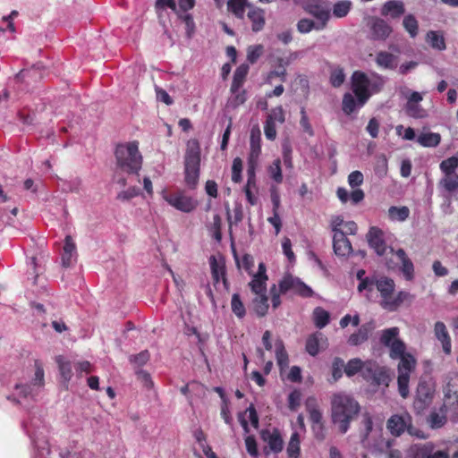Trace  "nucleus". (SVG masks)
I'll return each instance as SVG.
<instances>
[{
  "instance_id": "09e8293b",
  "label": "nucleus",
  "mask_w": 458,
  "mask_h": 458,
  "mask_svg": "<svg viewBox=\"0 0 458 458\" xmlns=\"http://www.w3.org/2000/svg\"><path fill=\"white\" fill-rule=\"evenodd\" d=\"M330 319L329 313L324 310L321 307H317L313 310V320L315 323V326L318 328H323L325 327L328 323Z\"/></svg>"
},
{
  "instance_id": "13d9d810",
  "label": "nucleus",
  "mask_w": 458,
  "mask_h": 458,
  "mask_svg": "<svg viewBox=\"0 0 458 458\" xmlns=\"http://www.w3.org/2000/svg\"><path fill=\"white\" fill-rule=\"evenodd\" d=\"M264 47L260 44L252 45L247 48V60L250 64H255L258 59L263 55Z\"/></svg>"
},
{
  "instance_id": "7c9ffc66",
  "label": "nucleus",
  "mask_w": 458,
  "mask_h": 458,
  "mask_svg": "<svg viewBox=\"0 0 458 458\" xmlns=\"http://www.w3.org/2000/svg\"><path fill=\"white\" fill-rule=\"evenodd\" d=\"M239 421L245 432L249 431V421L253 428H257L259 426V417L255 408L250 405L244 412L240 413Z\"/></svg>"
},
{
  "instance_id": "7ed1b4c3",
  "label": "nucleus",
  "mask_w": 458,
  "mask_h": 458,
  "mask_svg": "<svg viewBox=\"0 0 458 458\" xmlns=\"http://www.w3.org/2000/svg\"><path fill=\"white\" fill-rule=\"evenodd\" d=\"M117 166L124 173L137 174L141 169L142 156L137 141L117 145L115 148Z\"/></svg>"
},
{
  "instance_id": "4d7b16f0",
  "label": "nucleus",
  "mask_w": 458,
  "mask_h": 458,
  "mask_svg": "<svg viewBox=\"0 0 458 458\" xmlns=\"http://www.w3.org/2000/svg\"><path fill=\"white\" fill-rule=\"evenodd\" d=\"M231 307H232L233 312L239 318H242L245 316V314H246L245 307H244L242 301H241L240 295L238 293H234L232 296Z\"/></svg>"
},
{
  "instance_id": "a211bd4d",
  "label": "nucleus",
  "mask_w": 458,
  "mask_h": 458,
  "mask_svg": "<svg viewBox=\"0 0 458 458\" xmlns=\"http://www.w3.org/2000/svg\"><path fill=\"white\" fill-rule=\"evenodd\" d=\"M266 271V266L264 263H259L258 272L253 275L251 281L249 283L252 293L256 295H262L267 292V281L268 278Z\"/></svg>"
},
{
  "instance_id": "aec40b11",
  "label": "nucleus",
  "mask_w": 458,
  "mask_h": 458,
  "mask_svg": "<svg viewBox=\"0 0 458 458\" xmlns=\"http://www.w3.org/2000/svg\"><path fill=\"white\" fill-rule=\"evenodd\" d=\"M367 237L369 246L377 255L382 256L386 253V244L383 239V232L380 229L371 227Z\"/></svg>"
},
{
  "instance_id": "6ab92c4d",
  "label": "nucleus",
  "mask_w": 458,
  "mask_h": 458,
  "mask_svg": "<svg viewBox=\"0 0 458 458\" xmlns=\"http://www.w3.org/2000/svg\"><path fill=\"white\" fill-rule=\"evenodd\" d=\"M434 335L437 338V340L441 344L443 352L446 355H449L452 351V341L446 326L443 322L437 321L435 323Z\"/></svg>"
},
{
  "instance_id": "6e6d98bb",
  "label": "nucleus",
  "mask_w": 458,
  "mask_h": 458,
  "mask_svg": "<svg viewBox=\"0 0 458 458\" xmlns=\"http://www.w3.org/2000/svg\"><path fill=\"white\" fill-rule=\"evenodd\" d=\"M267 173L270 178L276 183L279 184L283 182V173L280 159H276L273 161V163L267 167Z\"/></svg>"
},
{
  "instance_id": "864d4df0",
  "label": "nucleus",
  "mask_w": 458,
  "mask_h": 458,
  "mask_svg": "<svg viewBox=\"0 0 458 458\" xmlns=\"http://www.w3.org/2000/svg\"><path fill=\"white\" fill-rule=\"evenodd\" d=\"M458 168V155L453 156L443 160L439 164V169L442 174H457L456 169Z\"/></svg>"
},
{
  "instance_id": "ddd939ff",
  "label": "nucleus",
  "mask_w": 458,
  "mask_h": 458,
  "mask_svg": "<svg viewBox=\"0 0 458 458\" xmlns=\"http://www.w3.org/2000/svg\"><path fill=\"white\" fill-rule=\"evenodd\" d=\"M162 197L169 205L182 212H191L197 207V203L194 199L182 193L170 194L163 191Z\"/></svg>"
},
{
  "instance_id": "4468645a",
  "label": "nucleus",
  "mask_w": 458,
  "mask_h": 458,
  "mask_svg": "<svg viewBox=\"0 0 458 458\" xmlns=\"http://www.w3.org/2000/svg\"><path fill=\"white\" fill-rule=\"evenodd\" d=\"M366 380L371 381L377 386H388L389 376L384 368L379 367L376 362L366 361L364 377Z\"/></svg>"
},
{
  "instance_id": "0e129e2a",
  "label": "nucleus",
  "mask_w": 458,
  "mask_h": 458,
  "mask_svg": "<svg viewBox=\"0 0 458 458\" xmlns=\"http://www.w3.org/2000/svg\"><path fill=\"white\" fill-rule=\"evenodd\" d=\"M242 161L240 157H235L232 165V180L239 182L242 179Z\"/></svg>"
},
{
  "instance_id": "052dcab7",
  "label": "nucleus",
  "mask_w": 458,
  "mask_h": 458,
  "mask_svg": "<svg viewBox=\"0 0 458 458\" xmlns=\"http://www.w3.org/2000/svg\"><path fill=\"white\" fill-rule=\"evenodd\" d=\"M345 81V74L341 68H335L331 72L330 83L333 87H340Z\"/></svg>"
},
{
  "instance_id": "c85d7f7f",
  "label": "nucleus",
  "mask_w": 458,
  "mask_h": 458,
  "mask_svg": "<svg viewBox=\"0 0 458 458\" xmlns=\"http://www.w3.org/2000/svg\"><path fill=\"white\" fill-rule=\"evenodd\" d=\"M396 256L401 263V271L406 280L411 281L414 277V266L411 260L407 257L403 249L396 251Z\"/></svg>"
},
{
  "instance_id": "79ce46f5",
  "label": "nucleus",
  "mask_w": 458,
  "mask_h": 458,
  "mask_svg": "<svg viewBox=\"0 0 458 458\" xmlns=\"http://www.w3.org/2000/svg\"><path fill=\"white\" fill-rule=\"evenodd\" d=\"M275 347L277 364L281 369H284L288 367L289 360L283 341L277 339L275 343Z\"/></svg>"
},
{
  "instance_id": "72a5a7b5",
  "label": "nucleus",
  "mask_w": 458,
  "mask_h": 458,
  "mask_svg": "<svg viewBox=\"0 0 458 458\" xmlns=\"http://www.w3.org/2000/svg\"><path fill=\"white\" fill-rule=\"evenodd\" d=\"M25 427L37 449V458H47L50 454L48 443L43 439H39L36 433L32 432L27 425H25Z\"/></svg>"
},
{
  "instance_id": "c9c22d12",
  "label": "nucleus",
  "mask_w": 458,
  "mask_h": 458,
  "mask_svg": "<svg viewBox=\"0 0 458 458\" xmlns=\"http://www.w3.org/2000/svg\"><path fill=\"white\" fill-rule=\"evenodd\" d=\"M249 65L247 64H242L235 70L233 73V79L231 86V91L235 92L239 89H241L248 72H249Z\"/></svg>"
},
{
  "instance_id": "20e7f679",
  "label": "nucleus",
  "mask_w": 458,
  "mask_h": 458,
  "mask_svg": "<svg viewBox=\"0 0 458 458\" xmlns=\"http://www.w3.org/2000/svg\"><path fill=\"white\" fill-rule=\"evenodd\" d=\"M377 288L381 296L380 305L386 310V301L391 300L395 284L393 279L386 276H375L374 280H365L361 284L358 285L360 293L365 292V297L371 300L374 288Z\"/></svg>"
},
{
  "instance_id": "5701e85b",
  "label": "nucleus",
  "mask_w": 458,
  "mask_h": 458,
  "mask_svg": "<svg viewBox=\"0 0 458 458\" xmlns=\"http://www.w3.org/2000/svg\"><path fill=\"white\" fill-rule=\"evenodd\" d=\"M247 16L251 22L252 31L259 32L263 30L266 20L265 12L262 9L252 5L250 7Z\"/></svg>"
},
{
  "instance_id": "473e14b6",
  "label": "nucleus",
  "mask_w": 458,
  "mask_h": 458,
  "mask_svg": "<svg viewBox=\"0 0 458 458\" xmlns=\"http://www.w3.org/2000/svg\"><path fill=\"white\" fill-rule=\"evenodd\" d=\"M252 4L248 0H227L228 11L239 19H243L246 9H250Z\"/></svg>"
},
{
  "instance_id": "603ef678",
  "label": "nucleus",
  "mask_w": 458,
  "mask_h": 458,
  "mask_svg": "<svg viewBox=\"0 0 458 458\" xmlns=\"http://www.w3.org/2000/svg\"><path fill=\"white\" fill-rule=\"evenodd\" d=\"M297 30L301 34H307L312 30H323L324 29H318V24L316 21L309 18H302L298 21L296 24Z\"/></svg>"
},
{
  "instance_id": "ea45409f",
  "label": "nucleus",
  "mask_w": 458,
  "mask_h": 458,
  "mask_svg": "<svg viewBox=\"0 0 458 458\" xmlns=\"http://www.w3.org/2000/svg\"><path fill=\"white\" fill-rule=\"evenodd\" d=\"M210 268L212 278L215 284L219 283L220 279L223 280L224 284H226L225 266L216 261L215 257L210 258Z\"/></svg>"
},
{
  "instance_id": "680f3d73",
  "label": "nucleus",
  "mask_w": 458,
  "mask_h": 458,
  "mask_svg": "<svg viewBox=\"0 0 458 458\" xmlns=\"http://www.w3.org/2000/svg\"><path fill=\"white\" fill-rule=\"evenodd\" d=\"M343 369H344V361L341 358H335L332 363V376L334 381H337L343 376Z\"/></svg>"
},
{
  "instance_id": "49530a36",
  "label": "nucleus",
  "mask_w": 458,
  "mask_h": 458,
  "mask_svg": "<svg viewBox=\"0 0 458 458\" xmlns=\"http://www.w3.org/2000/svg\"><path fill=\"white\" fill-rule=\"evenodd\" d=\"M365 365L366 362H363L360 359H352L346 365H344V373L348 377H352L357 372L361 371L362 376L364 377Z\"/></svg>"
},
{
  "instance_id": "a878e982",
  "label": "nucleus",
  "mask_w": 458,
  "mask_h": 458,
  "mask_svg": "<svg viewBox=\"0 0 458 458\" xmlns=\"http://www.w3.org/2000/svg\"><path fill=\"white\" fill-rule=\"evenodd\" d=\"M306 409L310 415V420L312 423V429L316 430L317 427L322 429V413L318 409L317 401L315 398H309L306 401Z\"/></svg>"
},
{
  "instance_id": "9d476101",
  "label": "nucleus",
  "mask_w": 458,
  "mask_h": 458,
  "mask_svg": "<svg viewBox=\"0 0 458 458\" xmlns=\"http://www.w3.org/2000/svg\"><path fill=\"white\" fill-rule=\"evenodd\" d=\"M435 395V386L433 384L420 381L418 385L413 408L420 414L422 413L433 402Z\"/></svg>"
},
{
  "instance_id": "f704fd0d",
  "label": "nucleus",
  "mask_w": 458,
  "mask_h": 458,
  "mask_svg": "<svg viewBox=\"0 0 458 458\" xmlns=\"http://www.w3.org/2000/svg\"><path fill=\"white\" fill-rule=\"evenodd\" d=\"M427 43L434 49L443 51L445 49V41L441 31L429 30L426 35Z\"/></svg>"
},
{
  "instance_id": "4c0bfd02",
  "label": "nucleus",
  "mask_w": 458,
  "mask_h": 458,
  "mask_svg": "<svg viewBox=\"0 0 458 458\" xmlns=\"http://www.w3.org/2000/svg\"><path fill=\"white\" fill-rule=\"evenodd\" d=\"M185 182L191 187H195L199 176V164H184Z\"/></svg>"
},
{
  "instance_id": "f257e3e1",
  "label": "nucleus",
  "mask_w": 458,
  "mask_h": 458,
  "mask_svg": "<svg viewBox=\"0 0 458 458\" xmlns=\"http://www.w3.org/2000/svg\"><path fill=\"white\" fill-rule=\"evenodd\" d=\"M384 84V77L377 73L368 75L360 71L354 72L352 75V89L357 101L351 93H345L343 98V111L351 114L357 107L363 106L372 94L382 89Z\"/></svg>"
},
{
  "instance_id": "dca6fc26",
  "label": "nucleus",
  "mask_w": 458,
  "mask_h": 458,
  "mask_svg": "<svg viewBox=\"0 0 458 458\" xmlns=\"http://www.w3.org/2000/svg\"><path fill=\"white\" fill-rule=\"evenodd\" d=\"M261 132L258 125L252 127L250 137L248 164L258 165L261 153Z\"/></svg>"
},
{
  "instance_id": "cd10ccee",
  "label": "nucleus",
  "mask_w": 458,
  "mask_h": 458,
  "mask_svg": "<svg viewBox=\"0 0 458 458\" xmlns=\"http://www.w3.org/2000/svg\"><path fill=\"white\" fill-rule=\"evenodd\" d=\"M184 164H200V147L197 140H188Z\"/></svg>"
},
{
  "instance_id": "58836bf2",
  "label": "nucleus",
  "mask_w": 458,
  "mask_h": 458,
  "mask_svg": "<svg viewBox=\"0 0 458 458\" xmlns=\"http://www.w3.org/2000/svg\"><path fill=\"white\" fill-rule=\"evenodd\" d=\"M411 294L405 291H400L396 294H393L390 301H386V310L388 311H395L401 304L409 300Z\"/></svg>"
},
{
  "instance_id": "774afa93",
  "label": "nucleus",
  "mask_w": 458,
  "mask_h": 458,
  "mask_svg": "<svg viewBox=\"0 0 458 458\" xmlns=\"http://www.w3.org/2000/svg\"><path fill=\"white\" fill-rule=\"evenodd\" d=\"M267 120L276 123V122L279 123H283L285 120L284 112L282 106H277L271 110L270 114L267 115Z\"/></svg>"
},
{
  "instance_id": "6e6552de",
  "label": "nucleus",
  "mask_w": 458,
  "mask_h": 458,
  "mask_svg": "<svg viewBox=\"0 0 458 458\" xmlns=\"http://www.w3.org/2000/svg\"><path fill=\"white\" fill-rule=\"evenodd\" d=\"M386 428L393 436L399 437L405 430L411 436L424 438V435L420 431L411 427V417L408 413L392 415L387 422Z\"/></svg>"
},
{
  "instance_id": "412c9836",
  "label": "nucleus",
  "mask_w": 458,
  "mask_h": 458,
  "mask_svg": "<svg viewBox=\"0 0 458 458\" xmlns=\"http://www.w3.org/2000/svg\"><path fill=\"white\" fill-rule=\"evenodd\" d=\"M333 248L335 253L341 257L348 256L352 250V244L344 232H336L334 233Z\"/></svg>"
},
{
  "instance_id": "bb28decb",
  "label": "nucleus",
  "mask_w": 458,
  "mask_h": 458,
  "mask_svg": "<svg viewBox=\"0 0 458 458\" xmlns=\"http://www.w3.org/2000/svg\"><path fill=\"white\" fill-rule=\"evenodd\" d=\"M262 439L267 443L269 448L274 453L281 452L284 446V441L277 431L263 430L261 432Z\"/></svg>"
},
{
  "instance_id": "e433bc0d",
  "label": "nucleus",
  "mask_w": 458,
  "mask_h": 458,
  "mask_svg": "<svg viewBox=\"0 0 458 458\" xmlns=\"http://www.w3.org/2000/svg\"><path fill=\"white\" fill-rule=\"evenodd\" d=\"M441 136L437 132L421 133L417 138V142L426 148H434L439 145Z\"/></svg>"
},
{
  "instance_id": "2eb2a0df",
  "label": "nucleus",
  "mask_w": 458,
  "mask_h": 458,
  "mask_svg": "<svg viewBox=\"0 0 458 458\" xmlns=\"http://www.w3.org/2000/svg\"><path fill=\"white\" fill-rule=\"evenodd\" d=\"M370 36L374 40H386L393 30L392 27L383 19L372 18L369 22Z\"/></svg>"
},
{
  "instance_id": "423d86ee",
  "label": "nucleus",
  "mask_w": 458,
  "mask_h": 458,
  "mask_svg": "<svg viewBox=\"0 0 458 458\" xmlns=\"http://www.w3.org/2000/svg\"><path fill=\"white\" fill-rule=\"evenodd\" d=\"M397 359L400 360L398 364V390L402 397L406 398L409 395V381L411 371L415 369L416 360L405 351Z\"/></svg>"
},
{
  "instance_id": "c756f323",
  "label": "nucleus",
  "mask_w": 458,
  "mask_h": 458,
  "mask_svg": "<svg viewBox=\"0 0 458 458\" xmlns=\"http://www.w3.org/2000/svg\"><path fill=\"white\" fill-rule=\"evenodd\" d=\"M441 191L454 193L458 191V174H442L437 184Z\"/></svg>"
},
{
  "instance_id": "37998d69",
  "label": "nucleus",
  "mask_w": 458,
  "mask_h": 458,
  "mask_svg": "<svg viewBox=\"0 0 458 458\" xmlns=\"http://www.w3.org/2000/svg\"><path fill=\"white\" fill-rule=\"evenodd\" d=\"M55 361L58 365L62 378L65 383H68L72 376L71 362L64 359V357L62 355L56 356Z\"/></svg>"
},
{
  "instance_id": "8fccbe9b",
  "label": "nucleus",
  "mask_w": 458,
  "mask_h": 458,
  "mask_svg": "<svg viewBox=\"0 0 458 458\" xmlns=\"http://www.w3.org/2000/svg\"><path fill=\"white\" fill-rule=\"evenodd\" d=\"M406 114L415 119H423L428 116V113L419 103H411L405 105Z\"/></svg>"
},
{
  "instance_id": "bf43d9fd",
  "label": "nucleus",
  "mask_w": 458,
  "mask_h": 458,
  "mask_svg": "<svg viewBox=\"0 0 458 458\" xmlns=\"http://www.w3.org/2000/svg\"><path fill=\"white\" fill-rule=\"evenodd\" d=\"M221 225L222 219L219 215L216 214L213 216V221L208 225V230L211 233L213 238H215L218 242L221 241L222 238Z\"/></svg>"
},
{
  "instance_id": "2f4dec72",
  "label": "nucleus",
  "mask_w": 458,
  "mask_h": 458,
  "mask_svg": "<svg viewBox=\"0 0 458 458\" xmlns=\"http://www.w3.org/2000/svg\"><path fill=\"white\" fill-rule=\"evenodd\" d=\"M375 61L380 68L389 70L396 68L398 63L397 56L386 51L378 52Z\"/></svg>"
},
{
  "instance_id": "9b49d317",
  "label": "nucleus",
  "mask_w": 458,
  "mask_h": 458,
  "mask_svg": "<svg viewBox=\"0 0 458 458\" xmlns=\"http://www.w3.org/2000/svg\"><path fill=\"white\" fill-rule=\"evenodd\" d=\"M278 287L282 293H293L302 297H310L313 295V291L310 286L291 275L284 276L280 280Z\"/></svg>"
},
{
  "instance_id": "b1692460",
  "label": "nucleus",
  "mask_w": 458,
  "mask_h": 458,
  "mask_svg": "<svg viewBox=\"0 0 458 458\" xmlns=\"http://www.w3.org/2000/svg\"><path fill=\"white\" fill-rule=\"evenodd\" d=\"M76 245L70 235L65 237L64 251L62 254V265L68 267L76 260Z\"/></svg>"
},
{
  "instance_id": "4be33fe9",
  "label": "nucleus",
  "mask_w": 458,
  "mask_h": 458,
  "mask_svg": "<svg viewBox=\"0 0 458 458\" xmlns=\"http://www.w3.org/2000/svg\"><path fill=\"white\" fill-rule=\"evenodd\" d=\"M327 346V338L320 332L311 335L306 342V351L311 356L317 355L320 350Z\"/></svg>"
},
{
  "instance_id": "c03bdc74",
  "label": "nucleus",
  "mask_w": 458,
  "mask_h": 458,
  "mask_svg": "<svg viewBox=\"0 0 458 458\" xmlns=\"http://www.w3.org/2000/svg\"><path fill=\"white\" fill-rule=\"evenodd\" d=\"M253 310L259 317H264L268 310V299L266 293L257 294V297L252 301Z\"/></svg>"
},
{
  "instance_id": "338daca9",
  "label": "nucleus",
  "mask_w": 458,
  "mask_h": 458,
  "mask_svg": "<svg viewBox=\"0 0 458 458\" xmlns=\"http://www.w3.org/2000/svg\"><path fill=\"white\" fill-rule=\"evenodd\" d=\"M258 165L248 164L247 170V183L244 189L255 190L256 189V174L255 170Z\"/></svg>"
},
{
  "instance_id": "a18cd8bd",
  "label": "nucleus",
  "mask_w": 458,
  "mask_h": 458,
  "mask_svg": "<svg viewBox=\"0 0 458 458\" xmlns=\"http://www.w3.org/2000/svg\"><path fill=\"white\" fill-rule=\"evenodd\" d=\"M410 216V209L406 206H392L388 208V216L392 221H405Z\"/></svg>"
},
{
  "instance_id": "3c124183",
  "label": "nucleus",
  "mask_w": 458,
  "mask_h": 458,
  "mask_svg": "<svg viewBox=\"0 0 458 458\" xmlns=\"http://www.w3.org/2000/svg\"><path fill=\"white\" fill-rule=\"evenodd\" d=\"M403 26L411 38H414L419 33V22L413 14H407L403 21Z\"/></svg>"
},
{
  "instance_id": "69168bd1",
  "label": "nucleus",
  "mask_w": 458,
  "mask_h": 458,
  "mask_svg": "<svg viewBox=\"0 0 458 458\" xmlns=\"http://www.w3.org/2000/svg\"><path fill=\"white\" fill-rule=\"evenodd\" d=\"M140 194V190L138 187H130L125 191H123L118 193L117 199L122 201L130 200Z\"/></svg>"
},
{
  "instance_id": "e2e57ef3",
  "label": "nucleus",
  "mask_w": 458,
  "mask_h": 458,
  "mask_svg": "<svg viewBox=\"0 0 458 458\" xmlns=\"http://www.w3.org/2000/svg\"><path fill=\"white\" fill-rule=\"evenodd\" d=\"M232 93L233 96L229 98V105L232 107L236 108L246 101L245 90H240L239 89L237 91Z\"/></svg>"
},
{
  "instance_id": "5fc2aeb1",
  "label": "nucleus",
  "mask_w": 458,
  "mask_h": 458,
  "mask_svg": "<svg viewBox=\"0 0 458 458\" xmlns=\"http://www.w3.org/2000/svg\"><path fill=\"white\" fill-rule=\"evenodd\" d=\"M300 434L297 430H294L292 433L290 441L288 443L287 446V453L290 457L292 458H298L300 455Z\"/></svg>"
},
{
  "instance_id": "393cba45",
  "label": "nucleus",
  "mask_w": 458,
  "mask_h": 458,
  "mask_svg": "<svg viewBox=\"0 0 458 458\" xmlns=\"http://www.w3.org/2000/svg\"><path fill=\"white\" fill-rule=\"evenodd\" d=\"M404 12V4L397 0L388 1L385 3L381 8V14L383 16H389L392 19L399 18Z\"/></svg>"
},
{
  "instance_id": "39448f33",
  "label": "nucleus",
  "mask_w": 458,
  "mask_h": 458,
  "mask_svg": "<svg viewBox=\"0 0 458 458\" xmlns=\"http://www.w3.org/2000/svg\"><path fill=\"white\" fill-rule=\"evenodd\" d=\"M44 386V369L39 361H35L34 377L30 384H16L13 394V400L22 403V400L34 399Z\"/></svg>"
},
{
  "instance_id": "0eeeda50",
  "label": "nucleus",
  "mask_w": 458,
  "mask_h": 458,
  "mask_svg": "<svg viewBox=\"0 0 458 458\" xmlns=\"http://www.w3.org/2000/svg\"><path fill=\"white\" fill-rule=\"evenodd\" d=\"M304 11L314 17L318 29H326L331 18V4L327 0H309L303 5Z\"/></svg>"
},
{
  "instance_id": "f03ea898",
  "label": "nucleus",
  "mask_w": 458,
  "mask_h": 458,
  "mask_svg": "<svg viewBox=\"0 0 458 458\" xmlns=\"http://www.w3.org/2000/svg\"><path fill=\"white\" fill-rule=\"evenodd\" d=\"M360 411L358 402L349 394L337 392L331 396L332 421L342 434L348 431L351 421Z\"/></svg>"
},
{
  "instance_id": "f3484780",
  "label": "nucleus",
  "mask_w": 458,
  "mask_h": 458,
  "mask_svg": "<svg viewBox=\"0 0 458 458\" xmlns=\"http://www.w3.org/2000/svg\"><path fill=\"white\" fill-rule=\"evenodd\" d=\"M452 397V394L450 390L445 392V403L438 409L434 410L430 412L428 422L431 428H442L447 421L446 412L447 406L445 402Z\"/></svg>"
},
{
  "instance_id": "a19ab883",
  "label": "nucleus",
  "mask_w": 458,
  "mask_h": 458,
  "mask_svg": "<svg viewBox=\"0 0 458 458\" xmlns=\"http://www.w3.org/2000/svg\"><path fill=\"white\" fill-rule=\"evenodd\" d=\"M352 7V3L350 0L338 1L331 7V15L338 19L344 18L349 13Z\"/></svg>"
},
{
  "instance_id": "de8ad7c7",
  "label": "nucleus",
  "mask_w": 458,
  "mask_h": 458,
  "mask_svg": "<svg viewBox=\"0 0 458 458\" xmlns=\"http://www.w3.org/2000/svg\"><path fill=\"white\" fill-rule=\"evenodd\" d=\"M369 331L370 327L368 325L361 326L357 332L350 335L348 343L351 345H359L364 343L369 337Z\"/></svg>"
},
{
  "instance_id": "f8f14e48",
  "label": "nucleus",
  "mask_w": 458,
  "mask_h": 458,
  "mask_svg": "<svg viewBox=\"0 0 458 458\" xmlns=\"http://www.w3.org/2000/svg\"><path fill=\"white\" fill-rule=\"evenodd\" d=\"M410 454L413 458H450L448 448L438 449L433 442L414 445L411 446Z\"/></svg>"
},
{
  "instance_id": "1a4fd4ad",
  "label": "nucleus",
  "mask_w": 458,
  "mask_h": 458,
  "mask_svg": "<svg viewBox=\"0 0 458 458\" xmlns=\"http://www.w3.org/2000/svg\"><path fill=\"white\" fill-rule=\"evenodd\" d=\"M399 328L394 327L382 330L380 335V343L389 348V355L394 360L406 350L405 344L399 338Z\"/></svg>"
}]
</instances>
